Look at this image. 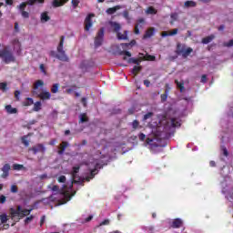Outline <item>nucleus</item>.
Segmentation results:
<instances>
[{
	"instance_id": "f257e3e1",
	"label": "nucleus",
	"mask_w": 233,
	"mask_h": 233,
	"mask_svg": "<svg viewBox=\"0 0 233 233\" xmlns=\"http://www.w3.org/2000/svg\"><path fill=\"white\" fill-rule=\"evenodd\" d=\"M65 45V36L62 35L60 37V42L57 46V52L58 54L56 53V51H50L49 56L51 57H56L59 61H63L64 63H68L70 61V58H68V56H66V53L63 50V46Z\"/></svg>"
},
{
	"instance_id": "f03ea898",
	"label": "nucleus",
	"mask_w": 233,
	"mask_h": 233,
	"mask_svg": "<svg viewBox=\"0 0 233 233\" xmlns=\"http://www.w3.org/2000/svg\"><path fill=\"white\" fill-rule=\"evenodd\" d=\"M44 85H45V82L43 80H37L34 85L33 94L35 96H37V97H39V99H41L42 101H48V99L52 97V94H50V92L48 91H43L41 93L37 92V88H39V86H43Z\"/></svg>"
},
{
	"instance_id": "7ed1b4c3",
	"label": "nucleus",
	"mask_w": 233,
	"mask_h": 233,
	"mask_svg": "<svg viewBox=\"0 0 233 233\" xmlns=\"http://www.w3.org/2000/svg\"><path fill=\"white\" fill-rule=\"evenodd\" d=\"M194 52V49L192 47H187L185 45L177 44V54L182 55V57L187 58L190 54Z\"/></svg>"
},
{
	"instance_id": "20e7f679",
	"label": "nucleus",
	"mask_w": 233,
	"mask_h": 233,
	"mask_svg": "<svg viewBox=\"0 0 233 233\" xmlns=\"http://www.w3.org/2000/svg\"><path fill=\"white\" fill-rule=\"evenodd\" d=\"M57 194H53L51 195L48 198H44L43 201H52V202H56L57 201V205L61 206V205H65L66 204L67 201H70V199H72V197L70 195H66V198L63 199H57Z\"/></svg>"
},
{
	"instance_id": "39448f33",
	"label": "nucleus",
	"mask_w": 233,
	"mask_h": 233,
	"mask_svg": "<svg viewBox=\"0 0 233 233\" xmlns=\"http://www.w3.org/2000/svg\"><path fill=\"white\" fill-rule=\"evenodd\" d=\"M79 166H76L73 167V170L71 172V177H72V182H71V187H74V184L81 183V177L77 175L79 174L80 170Z\"/></svg>"
},
{
	"instance_id": "423d86ee",
	"label": "nucleus",
	"mask_w": 233,
	"mask_h": 233,
	"mask_svg": "<svg viewBox=\"0 0 233 233\" xmlns=\"http://www.w3.org/2000/svg\"><path fill=\"white\" fill-rule=\"evenodd\" d=\"M105 37V28H100L99 31L96 34V36L95 37V47L99 48L101 45H103V40Z\"/></svg>"
},
{
	"instance_id": "0eeeda50",
	"label": "nucleus",
	"mask_w": 233,
	"mask_h": 233,
	"mask_svg": "<svg viewBox=\"0 0 233 233\" xmlns=\"http://www.w3.org/2000/svg\"><path fill=\"white\" fill-rule=\"evenodd\" d=\"M29 152H33L35 156L36 154H45L46 152V147L43 144H36L34 147H30Z\"/></svg>"
},
{
	"instance_id": "6e6552de",
	"label": "nucleus",
	"mask_w": 233,
	"mask_h": 233,
	"mask_svg": "<svg viewBox=\"0 0 233 233\" xmlns=\"http://www.w3.org/2000/svg\"><path fill=\"white\" fill-rule=\"evenodd\" d=\"M159 140H157V138L154 137V138H150L147 137L146 138V145L149 146V148H151V150H155V148H157L159 147Z\"/></svg>"
},
{
	"instance_id": "1a4fd4ad",
	"label": "nucleus",
	"mask_w": 233,
	"mask_h": 233,
	"mask_svg": "<svg viewBox=\"0 0 233 233\" xmlns=\"http://www.w3.org/2000/svg\"><path fill=\"white\" fill-rule=\"evenodd\" d=\"M96 15L94 14H89L86 19H85V30L86 32H88L90 30V28H92V17H95Z\"/></svg>"
},
{
	"instance_id": "9d476101",
	"label": "nucleus",
	"mask_w": 233,
	"mask_h": 233,
	"mask_svg": "<svg viewBox=\"0 0 233 233\" xmlns=\"http://www.w3.org/2000/svg\"><path fill=\"white\" fill-rule=\"evenodd\" d=\"M26 5H28L25 2H23L22 4L19 5L18 8L21 12V15L24 19H28L30 17V13L25 11V8H26Z\"/></svg>"
},
{
	"instance_id": "9b49d317",
	"label": "nucleus",
	"mask_w": 233,
	"mask_h": 233,
	"mask_svg": "<svg viewBox=\"0 0 233 233\" xmlns=\"http://www.w3.org/2000/svg\"><path fill=\"white\" fill-rule=\"evenodd\" d=\"M10 164H5L2 167V175L1 177L3 179H6V177H8L10 176Z\"/></svg>"
},
{
	"instance_id": "f8f14e48",
	"label": "nucleus",
	"mask_w": 233,
	"mask_h": 233,
	"mask_svg": "<svg viewBox=\"0 0 233 233\" xmlns=\"http://www.w3.org/2000/svg\"><path fill=\"white\" fill-rule=\"evenodd\" d=\"M97 168H99V166H95V168L90 171L89 176H87L84 178L85 181L88 182V181H90V179H94V177H96V175L99 172V170H97Z\"/></svg>"
},
{
	"instance_id": "ddd939ff",
	"label": "nucleus",
	"mask_w": 233,
	"mask_h": 233,
	"mask_svg": "<svg viewBox=\"0 0 233 233\" xmlns=\"http://www.w3.org/2000/svg\"><path fill=\"white\" fill-rule=\"evenodd\" d=\"M69 1L70 0H53L52 6L53 8H59V6H65Z\"/></svg>"
},
{
	"instance_id": "4468645a",
	"label": "nucleus",
	"mask_w": 233,
	"mask_h": 233,
	"mask_svg": "<svg viewBox=\"0 0 233 233\" xmlns=\"http://www.w3.org/2000/svg\"><path fill=\"white\" fill-rule=\"evenodd\" d=\"M9 212H10L12 219H14V218H15V216H18L19 218H21V206H17L16 210L14 208H11L9 209Z\"/></svg>"
},
{
	"instance_id": "2eb2a0df",
	"label": "nucleus",
	"mask_w": 233,
	"mask_h": 233,
	"mask_svg": "<svg viewBox=\"0 0 233 233\" xmlns=\"http://www.w3.org/2000/svg\"><path fill=\"white\" fill-rule=\"evenodd\" d=\"M171 228H181V227H183V219L181 218H175L171 225H170Z\"/></svg>"
},
{
	"instance_id": "dca6fc26",
	"label": "nucleus",
	"mask_w": 233,
	"mask_h": 233,
	"mask_svg": "<svg viewBox=\"0 0 233 233\" xmlns=\"http://www.w3.org/2000/svg\"><path fill=\"white\" fill-rule=\"evenodd\" d=\"M123 60L127 61L128 65H132V64L133 65H139L142 61L141 58H134V57L127 58V56H124Z\"/></svg>"
},
{
	"instance_id": "f3484780",
	"label": "nucleus",
	"mask_w": 233,
	"mask_h": 233,
	"mask_svg": "<svg viewBox=\"0 0 233 233\" xmlns=\"http://www.w3.org/2000/svg\"><path fill=\"white\" fill-rule=\"evenodd\" d=\"M69 143L67 141H63L61 144H60V147H59V150H58V155L59 156H63L65 154V150H66L67 147H69Z\"/></svg>"
},
{
	"instance_id": "a211bd4d",
	"label": "nucleus",
	"mask_w": 233,
	"mask_h": 233,
	"mask_svg": "<svg viewBox=\"0 0 233 233\" xmlns=\"http://www.w3.org/2000/svg\"><path fill=\"white\" fill-rule=\"evenodd\" d=\"M155 32H156V28L149 27L146 31L145 35H143V39H150V37H152L154 35Z\"/></svg>"
},
{
	"instance_id": "6ab92c4d",
	"label": "nucleus",
	"mask_w": 233,
	"mask_h": 233,
	"mask_svg": "<svg viewBox=\"0 0 233 233\" xmlns=\"http://www.w3.org/2000/svg\"><path fill=\"white\" fill-rule=\"evenodd\" d=\"M122 6L121 5H116L114 7H109L106 9V14H108V15H112L116 13L117 10H121Z\"/></svg>"
},
{
	"instance_id": "aec40b11",
	"label": "nucleus",
	"mask_w": 233,
	"mask_h": 233,
	"mask_svg": "<svg viewBox=\"0 0 233 233\" xmlns=\"http://www.w3.org/2000/svg\"><path fill=\"white\" fill-rule=\"evenodd\" d=\"M110 26L113 28L116 34H119V30H121V24L117 22H110Z\"/></svg>"
},
{
	"instance_id": "412c9836",
	"label": "nucleus",
	"mask_w": 233,
	"mask_h": 233,
	"mask_svg": "<svg viewBox=\"0 0 233 233\" xmlns=\"http://www.w3.org/2000/svg\"><path fill=\"white\" fill-rule=\"evenodd\" d=\"M214 39H216V35H210L208 36L202 38V44L208 45V43H212V41H214Z\"/></svg>"
},
{
	"instance_id": "4be33fe9",
	"label": "nucleus",
	"mask_w": 233,
	"mask_h": 233,
	"mask_svg": "<svg viewBox=\"0 0 233 233\" xmlns=\"http://www.w3.org/2000/svg\"><path fill=\"white\" fill-rule=\"evenodd\" d=\"M116 37L120 41H127V39H128V31H124V34L119 32L118 34H116Z\"/></svg>"
},
{
	"instance_id": "5701e85b",
	"label": "nucleus",
	"mask_w": 233,
	"mask_h": 233,
	"mask_svg": "<svg viewBox=\"0 0 233 233\" xmlns=\"http://www.w3.org/2000/svg\"><path fill=\"white\" fill-rule=\"evenodd\" d=\"M185 8H196L198 6V3L192 0H187L184 3Z\"/></svg>"
},
{
	"instance_id": "b1692460",
	"label": "nucleus",
	"mask_w": 233,
	"mask_h": 233,
	"mask_svg": "<svg viewBox=\"0 0 233 233\" xmlns=\"http://www.w3.org/2000/svg\"><path fill=\"white\" fill-rule=\"evenodd\" d=\"M175 84L177 85V88L180 90V92H185V82L179 80H175Z\"/></svg>"
},
{
	"instance_id": "393cba45",
	"label": "nucleus",
	"mask_w": 233,
	"mask_h": 233,
	"mask_svg": "<svg viewBox=\"0 0 233 233\" xmlns=\"http://www.w3.org/2000/svg\"><path fill=\"white\" fill-rule=\"evenodd\" d=\"M7 114H17V108L12 107V105L5 106Z\"/></svg>"
},
{
	"instance_id": "a878e982",
	"label": "nucleus",
	"mask_w": 233,
	"mask_h": 233,
	"mask_svg": "<svg viewBox=\"0 0 233 233\" xmlns=\"http://www.w3.org/2000/svg\"><path fill=\"white\" fill-rule=\"evenodd\" d=\"M25 3L27 5H29L30 6H34V5H35V3H37L38 5L45 4V0H27Z\"/></svg>"
},
{
	"instance_id": "bb28decb",
	"label": "nucleus",
	"mask_w": 233,
	"mask_h": 233,
	"mask_svg": "<svg viewBox=\"0 0 233 233\" xmlns=\"http://www.w3.org/2000/svg\"><path fill=\"white\" fill-rule=\"evenodd\" d=\"M32 105H34V99L31 97L25 98L23 102V106H32Z\"/></svg>"
},
{
	"instance_id": "cd10ccee",
	"label": "nucleus",
	"mask_w": 233,
	"mask_h": 233,
	"mask_svg": "<svg viewBox=\"0 0 233 233\" xmlns=\"http://www.w3.org/2000/svg\"><path fill=\"white\" fill-rule=\"evenodd\" d=\"M41 21L42 23H46L50 21V16L48 15L47 12H44L41 14Z\"/></svg>"
},
{
	"instance_id": "c85d7f7f",
	"label": "nucleus",
	"mask_w": 233,
	"mask_h": 233,
	"mask_svg": "<svg viewBox=\"0 0 233 233\" xmlns=\"http://www.w3.org/2000/svg\"><path fill=\"white\" fill-rule=\"evenodd\" d=\"M32 208L30 209H23L20 210V218H25V216H30V212H32Z\"/></svg>"
},
{
	"instance_id": "c756f323",
	"label": "nucleus",
	"mask_w": 233,
	"mask_h": 233,
	"mask_svg": "<svg viewBox=\"0 0 233 233\" xmlns=\"http://www.w3.org/2000/svg\"><path fill=\"white\" fill-rule=\"evenodd\" d=\"M146 14H149L151 15H156V14H157V10L156 8H154V6H149V7H147Z\"/></svg>"
},
{
	"instance_id": "7c9ffc66",
	"label": "nucleus",
	"mask_w": 233,
	"mask_h": 233,
	"mask_svg": "<svg viewBox=\"0 0 233 233\" xmlns=\"http://www.w3.org/2000/svg\"><path fill=\"white\" fill-rule=\"evenodd\" d=\"M51 190L53 192H56L57 194H60V196H65V193L61 189H59V186L57 185L53 186L51 187Z\"/></svg>"
},
{
	"instance_id": "2f4dec72",
	"label": "nucleus",
	"mask_w": 233,
	"mask_h": 233,
	"mask_svg": "<svg viewBox=\"0 0 233 233\" xmlns=\"http://www.w3.org/2000/svg\"><path fill=\"white\" fill-rule=\"evenodd\" d=\"M41 106H43V105L41 104V101H36L34 104V107H33L34 112H39V110H41Z\"/></svg>"
},
{
	"instance_id": "473e14b6",
	"label": "nucleus",
	"mask_w": 233,
	"mask_h": 233,
	"mask_svg": "<svg viewBox=\"0 0 233 233\" xmlns=\"http://www.w3.org/2000/svg\"><path fill=\"white\" fill-rule=\"evenodd\" d=\"M8 219H10V218H8L6 214L0 215L1 225H5V223H7Z\"/></svg>"
},
{
	"instance_id": "72a5a7b5",
	"label": "nucleus",
	"mask_w": 233,
	"mask_h": 233,
	"mask_svg": "<svg viewBox=\"0 0 233 233\" xmlns=\"http://www.w3.org/2000/svg\"><path fill=\"white\" fill-rule=\"evenodd\" d=\"M21 141L25 147H30V141H28V135L22 137Z\"/></svg>"
},
{
	"instance_id": "f704fd0d",
	"label": "nucleus",
	"mask_w": 233,
	"mask_h": 233,
	"mask_svg": "<svg viewBox=\"0 0 233 233\" xmlns=\"http://www.w3.org/2000/svg\"><path fill=\"white\" fill-rule=\"evenodd\" d=\"M88 122V116H86V113H83L79 116V123H86Z\"/></svg>"
},
{
	"instance_id": "c9c22d12",
	"label": "nucleus",
	"mask_w": 233,
	"mask_h": 233,
	"mask_svg": "<svg viewBox=\"0 0 233 233\" xmlns=\"http://www.w3.org/2000/svg\"><path fill=\"white\" fill-rule=\"evenodd\" d=\"M171 126L176 128V127H181V122L177 118H171Z\"/></svg>"
},
{
	"instance_id": "e433bc0d",
	"label": "nucleus",
	"mask_w": 233,
	"mask_h": 233,
	"mask_svg": "<svg viewBox=\"0 0 233 233\" xmlns=\"http://www.w3.org/2000/svg\"><path fill=\"white\" fill-rule=\"evenodd\" d=\"M169 90H170V88H167L165 91V94H162L160 96L162 103H165V101H167V99L168 98V91Z\"/></svg>"
},
{
	"instance_id": "4c0bfd02",
	"label": "nucleus",
	"mask_w": 233,
	"mask_h": 233,
	"mask_svg": "<svg viewBox=\"0 0 233 233\" xmlns=\"http://www.w3.org/2000/svg\"><path fill=\"white\" fill-rule=\"evenodd\" d=\"M12 45L14 46L15 48H19V50H21V42H19V39L15 38L12 41Z\"/></svg>"
},
{
	"instance_id": "58836bf2",
	"label": "nucleus",
	"mask_w": 233,
	"mask_h": 233,
	"mask_svg": "<svg viewBox=\"0 0 233 233\" xmlns=\"http://www.w3.org/2000/svg\"><path fill=\"white\" fill-rule=\"evenodd\" d=\"M141 69H142L141 66H135L132 69V74L134 76H137V74H139V72H141Z\"/></svg>"
},
{
	"instance_id": "ea45409f",
	"label": "nucleus",
	"mask_w": 233,
	"mask_h": 233,
	"mask_svg": "<svg viewBox=\"0 0 233 233\" xmlns=\"http://www.w3.org/2000/svg\"><path fill=\"white\" fill-rule=\"evenodd\" d=\"M131 125H132L133 130H137V128H141L142 127L139 125V121H137V120H134Z\"/></svg>"
},
{
	"instance_id": "a19ab883",
	"label": "nucleus",
	"mask_w": 233,
	"mask_h": 233,
	"mask_svg": "<svg viewBox=\"0 0 233 233\" xmlns=\"http://www.w3.org/2000/svg\"><path fill=\"white\" fill-rule=\"evenodd\" d=\"M52 94H57L59 92V84H54L51 87Z\"/></svg>"
},
{
	"instance_id": "79ce46f5",
	"label": "nucleus",
	"mask_w": 233,
	"mask_h": 233,
	"mask_svg": "<svg viewBox=\"0 0 233 233\" xmlns=\"http://www.w3.org/2000/svg\"><path fill=\"white\" fill-rule=\"evenodd\" d=\"M154 116V113L148 112L143 116V121H147V119H150V117Z\"/></svg>"
},
{
	"instance_id": "37998d69",
	"label": "nucleus",
	"mask_w": 233,
	"mask_h": 233,
	"mask_svg": "<svg viewBox=\"0 0 233 233\" xmlns=\"http://www.w3.org/2000/svg\"><path fill=\"white\" fill-rule=\"evenodd\" d=\"M23 168H25V166H23L21 164H14L13 165L14 170H23Z\"/></svg>"
},
{
	"instance_id": "c03bdc74",
	"label": "nucleus",
	"mask_w": 233,
	"mask_h": 233,
	"mask_svg": "<svg viewBox=\"0 0 233 233\" xmlns=\"http://www.w3.org/2000/svg\"><path fill=\"white\" fill-rule=\"evenodd\" d=\"M144 59L146 61H156V56L152 55H147Z\"/></svg>"
},
{
	"instance_id": "a18cd8bd",
	"label": "nucleus",
	"mask_w": 233,
	"mask_h": 233,
	"mask_svg": "<svg viewBox=\"0 0 233 233\" xmlns=\"http://www.w3.org/2000/svg\"><path fill=\"white\" fill-rule=\"evenodd\" d=\"M221 150L223 152V156H225V157H228V149H227V147L222 146Z\"/></svg>"
},
{
	"instance_id": "49530a36",
	"label": "nucleus",
	"mask_w": 233,
	"mask_h": 233,
	"mask_svg": "<svg viewBox=\"0 0 233 233\" xmlns=\"http://www.w3.org/2000/svg\"><path fill=\"white\" fill-rule=\"evenodd\" d=\"M224 46H226L227 48H230L233 46V39L229 40L228 42H225L223 44Z\"/></svg>"
},
{
	"instance_id": "de8ad7c7",
	"label": "nucleus",
	"mask_w": 233,
	"mask_h": 233,
	"mask_svg": "<svg viewBox=\"0 0 233 233\" xmlns=\"http://www.w3.org/2000/svg\"><path fill=\"white\" fill-rule=\"evenodd\" d=\"M76 88H77V86H71L70 88H67L66 90V94H72V92H74V90H76Z\"/></svg>"
},
{
	"instance_id": "09e8293b",
	"label": "nucleus",
	"mask_w": 233,
	"mask_h": 233,
	"mask_svg": "<svg viewBox=\"0 0 233 233\" xmlns=\"http://www.w3.org/2000/svg\"><path fill=\"white\" fill-rule=\"evenodd\" d=\"M10 190H11L12 194H17L19 188L17 187V186L12 185Z\"/></svg>"
},
{
	"instance_id": "8fccbe9b",
	"label": "nucleus",
	"mask_w": 233,
	"mask_h": 233,
	"mask_svg": "<svg viewBox=\"0 0 233 233\" xmlns=\"http://www.w3.org/2000/svg\"><path fill=\"white\" fill-rule=\"evenodd\" d=\"M10 228V224H3V226H1L0 224V230H8Z\"/></svg>"
},
{
	"instance_id": "3c124183",
	"label": "nucleus",
	"mask_w": 233,
	"mask_h": 233,
	"mask_svg": "<svg viewBox=\"0 0 233 233\" xmlns=\"http://www.w3.org/2000/svg\"><path fill=\"white\" fill-rule=\"evenodd\" d=\"M120 56H126L127 57H132V53L129 51H122V52H120Z\"/></svg>"
},
{
	"instance_id": "603ef678",
	"label": "nucleus",
	"mask_w": 233,
	"mask_h": 233,
	"mask_svg": "<svg viewBox=\"0 0 233 233\" xmlns=\"http://www.w3.org/2000/svg\"><path fill=\"white\" fill-rule=\"evenodd\" d=\"M71 5L73 8H77V6H79V0H72Z\"/></svg>"
},
{
	"instance_id": "864d4df0",
	"label": "nucleus",
	"mask_w": 233,
	"mask_h": 233,
	"mask_svg": "<svg viewBox=\"0 0 233 233\" xmlns=\"http://www.w3.org/2000/svg\"><path fill=\"white\" fill-rule=\"evenodd\" d=\"M130 45H136V41L132 40L131 43L122 44V46H123V48H128V46H130Z\"/></svg>"
},
{
	"instance_id": "5fc2aeb1",
	"label": "nucleus",
	"mask_w": 233,
	"mask_h": 233,
	"mask_svg": "<svg viewBox=\"0 0 233 233\" xmlns=\"http://www.w3.org/2000/svg\"><path fill=\"white\" fill-rule=\"evenodd\" d=\"M138 139L139 141H145V139H147V135H145L144 133H139Z\"/></svg>"
},
{
	"instance_id": "6e6d98bb",
	"label": "nucleus",
	"mask_w": 233,
	"mask_h": 233,
	"mask_svg": "<svg viewBox=\"0 0 233 233\" xmlns=\"http://www.w3.org/2000/svg\"><path fill=\"white\" fill-rule=\"evenodd\" d=\"M66 177L63 175L58 177V183H66Z\"/></svg>"
},
{
	"instance_id": "4d7b16f0",
	"label": "nucleus",
	"mask_w": 233,
	"mask_h": 233,
	"mask_svg": "<svg viewBox=\"0 0 233 233\" xmlns=\"http://www.w3.org/2000/svg\"><path fill=\"white\" fill-rule=\"evenodd\" d=\"M105 225H110V219L106 218L99 224L100 227H103Z\"/></svg>"
},
{
	"instance_id": "13d9d810",
	"label": "nucleus",
	"mask_w": 233,
	"mask_h": 233,
	"mask_svg": "<svg viewBox=\"0 0 233 233\" xmlns=\"http://www.w3.org/2000/svg\"><path fill=\"white\" fill-rule=\"evenodd\" d=\"M0 203L1 205H5V203H6V197H5V195L0 196Z\"/></svg>"
},
{
	"instance_id": "bf43d9fd",
	"label": "nucleus",
	"mask_w": 233,
	"mask_h": 233,
	"mask_svg": "<svg viewBox=\"0 0 233 233\" xmlns=\"http://www.w3.org/2000/svg\"><path fill=\"white\" fill-rule=\"evenodd\" d=\"M226 199L232 202L233 201V193H228V196H226Z\"/></svg>"
},
{
	"instance_id": "052dcab7",
	"label": "nucleus",
	"mask_w": 233,
	"mask_h": 233,
	"mask_svg": "<svg viewBox=\"0 0 233 233\" xmlns=\"http://www.w3.org/2000/svg\"><path fill=\"white\" fill-rule=\"evenodd\" d=\"M34 219V216H30V217H27L25 219V224H28L30 223V221H32Z\"/></svg>"
},
{
	"instance_id": "680f3d73",
	"label": "nucleus",
	"mask_w": 233,
	"mask_h": 233,
	"mask_svg": "<svg viewBox=\"0 0 233 233\" xmlns=\"http://www.w3.org/2000/svg\"><path fill=\"white\" fill-rule=\"evenodd\" d=\"M19 96H21V91L19 90L15 91V97L17 101H19Z\"/></svg>"
},
{
	"instance_id": "e2e57ef3",
	"label": "nucleus",
	"mask_w": 233,
	"mask_h": 233,
	"mask_svg": "<svg viewBox=\"0 0 233 233\" xmlns=\"http://www.w3.org/2000/svg\"><path fill=\"white\" fill-rule=\"evenodd\" d=\"M170 17L173 21H177V13L171 14Z\"/></svg>"
},
{
	"instance_id": "0e129e2a",
	"label": "nucleus",
	"mask_w": 233,
	"mask_h": 233,
	"mask_svg": "<svg viewBox=\"0 0 233 233\" xmlns=\"http://www.w3.org/2000/svg\"><path fill=\"white\" fill-rule=\"evenodd\" d=\"M178 32L177 28L173 29L171 32H169V35H176Z\"/></svg>"
},
{
	"instance_id": "69168bd1",
	"label": "nucleus",
	"mask_w": 233,
	"mask_h": 233,
	"mask_svg": "<svg viewBox=\"0 0 233 233\" xmlns=\"http://www.w3.org/2000/svg\"><path fill=\"white\" fill-rule=\"evenodd\" d=\"M40 70L43 74H46V69H45V64L40 65Z\"/></svg>"
},
{
	"instance_id": "338daca9",
	"label": "nucleus",
	"mask_w": 233,
	"mask_h": 233,
	"mask_svg": "<svg viewBox=\"0 0 233 233\" xmlns=\"http://www.w3.org/2000/svg\"><path fill=\"white\" fill-rule=\"evenodd\" d=\"M123 17H125V19H128V17H129V13H128L127 10H126V11L123 12Z\"/></svg>"
},
{
	"instance_id": "774afa93",
	"label": "nucleus",
	"mask_w": 233,
	"mask_h": 233,
	"mask_svg": "<svg viewBox=\"0 0 233 233\" xmlns=\"http://www.w3.org/2000/svg\"><path fill=\"white\" fill-rule=\"evenodd\" d=\"M200 83H207V75H202Z\"/></svg>"
}]
</instances>
